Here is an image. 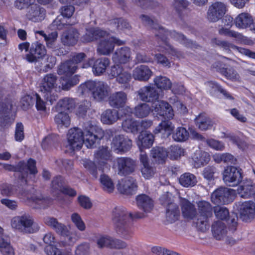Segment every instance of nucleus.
<instances>
[{
    "instance_id": "f257e3e1",
    "label": "nucleus",
    "mask_w": 255,
    "mask_h": 255,
    "mask_svg": "<svg viewBox=\"0 0 255 255\" xmlns=\"http://www.w3.org/2000/svg\"><path fill=\"white\" fill-rule=\"evenodd\" d=\"M84 131L78 128H70L67 133V147L73 150H80L83 143L88 148L94 147L104 136V132L100 128L94 126L91 122L84 124Z\"/></svg>"
},
{
    "instance_id": "f03ea898",
    "label": "nucleus",
    "mask_w": 255,
    "mask_h": 255,
    "mask_svg": "<svg viewBox=\"0 0 255 255\" xmlns=\"http://www.w3.org/2000/svg\"><path fill=\"white\" fill-rule=\"evenodd\" d=\"M109 33L99 28H90L87 29L86 33L83 36V42H89L94 40H100L97 46V52L102 55H108L111 53L115 48V45H124L125 41L114 36L106 38Z\"/></svg>"
},
{
    "instance_id": "7ed1b4c3",
    "label": "nucleus",
    "mask_w": 255,
    "mask_h": 255,
    "mask_svg": "<svg viewBox=\"0 0 255 255\" xmlns=\"http://www.w3.org/2000/svg\"><path fill=\"white\" fill-rule=\"evenodd\" d=\"M144 217L143 213L128 212L125 207L122 206L115 207L112 212V221L115 231L121 237L125 239H128L131 236L129 218L139 219Z\"/></svg>"
},
{
    "instance_id": "20e7f679",
    "label": "nucleus",
    "mask_w": 255,
    "mask_h": 255,
    "mask_svg": "<svg viewBox=\"0 0 255 255\" xmlns=\"http://www.w3.org/2000/svg\"><path fill=\"white\" fill-rule=\"evenodd\" d=\"M110 88L107 84L102 81H88L81 84L78 91L82 95L91 92L93 97L98 101L106 98L109 93Z\"/></svg>"
},
{
    "instance_id": "39448f33",
    "label": "nucleus",
    "mask_w": 255,
    "mask_h": 255,
    "mask_svg": "<svg viewBox=\"0 0 255 255\" xmlns=\"http://www.w3.org/2000/svg\"><path fill=\"white\" fill-rule=\"evenodd\" d=\"M197 206L196 227L199 230L204 232L209 227L208 220L213 215V207L209 202L205 200L197 202Z\"/></svg>"
},
{
    "instance_id": "423d86ee",
    "label": "nucleus",
    "mask_w": 255,
    "mask_h": 255,
    "mask_svg": "<svg viewBox=\"0 0 255 255\" xmlns=\"http://www.w3.org/2000/svg\"><path fill=\"white\" fill-rule=\"evenodd\" d=\"M11 225L12 228L24 233H33L39 229V227L34 222L32 217L28 215L13 217L11 221Z\"/></svg>"
},
{
    "instance_id": "0eeeda50",
    "label": "nucleus",
    "mask_w": 255,
    "mask_h": 255,
    "mask_svg": "<svg viewBox=\"0 0 255 255\" xmlns=\"http://www.w3.org/2000/svg\"><path fill=\"white\" fill-rule=\"evenodd\" d=\"M57 77L54 74H47L43 78L40 84V90L42 96L50 104L56 100L57 96L52 94L53 90L57 87Z\"/></svg>"
},
{
    "instance_id": "6e6552de",
    "label": "nucleus",
    "mask_w": 255,
    "mask_h": 255,
    "mask_svg": "<svg viewBox=\"0 0 255 255\" xmlns=\"http://www.w3.org/2000/svg\"><path fill=\"white\" fill-rule=\"evenodd\" d=\"M3 168L9 171L19 172L21 173V179H24L25 182H27V178L28 172L30 174H35L37 173L36 167V161L30 158L26 162L24 161H20L17 166H15L10 164H4Z\"/></svg>"
},
{
    "instance_id": "1a4fd4ad",
    "label": "nucleus",
    "mask_w": 255,
    "mask_h": 255,
    "mask_svg": "<svg viewBox=\"0 0 255 255\" xmlns=\"http://www.w3.org/2000/svg\"><path fill=\"white\" fill-rule=\"evenodd\" d=\"M171 194H164L160 198L162 205L166 207V219L167 222L172 223L176 221L179 217L180 211L177 205L171 199Z\"/></svg>"
},
{
    "instance_id": "9d476101",
    "label": "nucleus",
    "mask_w": 255,
    "mask_h": 255,
    "mask_svg": "<svg viewBox=\"0 0 255 255\" xmlns=\"http://www.w3.org/2000/svg\"><path fill=\"white\" fill-rule=\"evenodd\" d=\"M235 191L226 187H220L211 195V200L216 204H226L232 202L235 197Z\"/></svg>"
},
{
    "instance_id": "9b49d317",
    "label": "nucleus",
    "mask_w": 255,
    "mask_h": 255,
    "mask_svg": "<svg viewBox=\"0 0 255 255\" xmlns=\"http://www.w3.org/2000/svg\"><path fill=\"white\" fill-rule=\"evenodd\" d=\"M161 33L160 34L156 33V36L159 37L163 41H166L168 36L174 39L175 40L179 42L187 47L191 48H197L198 45L194 43L192 40L187 39L182 33H179L175 30L169 31L164 28H161Z\"/></svg>"
},
{
    "instance_id": "f8f14e48",
    "label": "nucleus",
    "mask_w": 255,
    "mask_h": 255,
    "mask_svg": "<svg viewBox=\"0 0 255 255\" xmlns=\"http://www.w3.org/2000/svg\"><path fill=\"white\" fill-rule=\"evenodd\" d=\"M227 10V6L223 2L216 1L209 6L206 18L211 22H215L221 19Z\"/></svg>"
},
{
    "instance_id": "ddd939ff",
    "label": "nucleus",
    "mask_w": 255,
    "mask_h": 255,
    "mask_svg": "<svg viewBox=\"0 0 255 255\" xmlns=\"http://www.w3.org/2000/svg\"><path fill=\"white\" fill-rule=\"evenodd\" d=\"M243 177L239 169L234 166L227 167L224 170L223 180L230 186H236L242 181Z\"/></svg>"
},
{
    "instance_id": "4468645a",
    "label": "nucleus",
    "mask_w": 255,
    "mask_h": 255,
    "mask_svg": "<svg viewBox=\"0 0 255 255\" xmlns=\"http://www.w3.org/2000/svg\"><path fill=\"white\" fill-rule=\"evenodd\" d=\"M132 146V140L124 135H116L111 143V148L117 153H125Z\"/></svg>"
},
{
    "instance_id": "2eb2a0df",
    "label": "nucleus",
    "mask_w": 255,
    "mask_h": 255,
    "mask_svg": "<svg viewBox=\"0 0 255 255\" xmlns=\"http://www.w3.org/2000/svg\"><path fill=\"white\" fill-rule=\"evenodd\" d=\"M152 111L157 115L169 120L174 116L172 107L167 102L163 101H157L152 104Z\"/></svg>"
},
{
    "instance_id": "dca6fc26",
    "label": "nucleus",
    "mask_w": 255,
    "mask_h": 255,
    "mask_svg": "<svg viewBox=\"0 0 255 255\" xmlns=\"http://www.w3.org/2000/svg\"><path fill=\"white\" fill-rule=\"evenodd\" d=\"M46 53L45 46L38 42H35L32 43L25 59L30 63L36 62L39 59L42 58Z\"/></svg>"
},
{
    "instance_id": "f3484780",
    "label": "nucleus",
    "mask_w": 255,
    "mask_h": 255,
    "mask_svg": "<svg viewBox=\"0 0 255 255\" xmlns=\"http://www.w3.org/2000/svg\"><path fill=\"white\" fill-rule=\"evenodd\" d=\"M118 174L121 175L130 174L135 171V161L129 157H120L117 160Z\"/></svg>"
},
{
    "instance_id": "a211bd4d",
    "label": "nucleus",
    "mask_w": 255,
    "mask_h": 255,
    "mask_svg": "<svg viewBox=\"0 0 255 255\" xmlns=\"http://www.w3.org/2000/svg\"><path fill=\"white\" fill-rule=\"evenodd\" d=\"M218 32L220 35L234 38L237 42L240 44L249 46H252L254 44L252 39L238 32L230 30L228 28L222 27L219 29Z\"/></svg>"
},
{
    "instance_id": "6ab92c4d",
    "label": "nucleus",
    "mask_w": 255,
    "mask_h": 255,
    "mask_svg": "<svg viewBox=\"0 0 255 255\" xmlns=\"http://www.w3.org/2000/svg\"><path fill=\"white\" fill-rule=\"evenodd\" d=\"M135 180L131 177L122 179L117 185L118 191L123 194L130 195L134 194L137 189Z\"/></svg>"
},
{
    "instance_id": "aec40b11",
    "label": "nucleus",
    "mask_w": 255,
    "mask_h": 255,
    "mask_svg": "<svg viewBox=\"0 0 255 255\" xmlns=\"http://www.w3.org/2000/svg\"><path fill=\"white\" fill-rule=\"evenodd\" d=\"M45 15V10L38 4H31L27 8L26 16L29 20L33 22L42 21L44 19Z\"/></svg>"
},
{
    "instance_id": "412c9836",
    "label": "nucleus",
    "mask_w": 255,
    "mask_h": 255,
    "mask_svg": "<svg viewBox=\"0 0 255 255\" xmlns=\"http://www.w3.org/2000/svg\"><path fill=\"white\" fill-rule=\"evenodd\" d=\"M139 159L141 164L140 171L142 176L146 179L153 177L156 171V168L149 164L147 155L141 151Z\"/></svg>"
},
{
    "instance_id": "4be33fe9",
    "label": "nucleus",
    "mask_w": 255,
    "mask_h": 255,
    "mask_svg": "<svg viewBox=\"0 0 255 255\" xmlns=\"http://www.w3.org/2000/svg\"><path fill=\"white\" fill-rule=\"evenodd\" d=\"M139 98L146 102H157L159 98V93L155 87L145 86L138 91Z\"/></svg>"
},
{
    "instance_id": "5701e85b",
    "label": "nucleus",
    "mask_w": 255,
    "mask_h": 255,
    "mask_svg": "<svg viewBox=\"0 0 255 255\" xmlns=\"http://www.w3.org/2000/svg\"><path fill=\"white\" fill-rule=\"evenodd\" d=\"M137 207L144 213H150L154 207V201L148 195L141 194L135 198Z\"/></svg>"
},
{
    "instance_id": "b1692460",
    "label": "nucleus",
    "mask_w": 255,
    "mask_h": 255,
    "mask_svg": "<svg viewBox=\"0 0 255 255\" xmlns=\"http://www.w3.org/2000/svg\"><path fill=\"white\" fill-rule=\"evenodd\" d=\"M239 212L240 218L247 221L248 219L253 218L255 214V204L252 201H246L239 204Z\"/></svg>"
},
{
    "instance_id": "393cba45",
    "label": "nucleus",
    "mask_w": 255,
    "mask_h": 255,
    "mask_svg": "<svg viewBox=\"0 0 255 255\" xmlns=\"http://www.w3.org/2000/svg\"><path fill=\"white\" fill-rule=\"evenodd\" d=\"M127 102V94L123 91L115 92L112 94L109 98L110 105L116 109L124 108Z\"/></svg>"
},
{
    "instance_id": "a878e982",
    "label": "nucleus",
    "mask_w": 255,
    "mask_h": 255,
    "mask_svg": "<svg viewBox=\"0 0 255 255\" xmlns=\"http://www.w3.org/2000/svg\"><path fill=\"white\" fill-rule=\"evenodd\" d=\"M45 223L53 229L57 234L61 236L68 235L69 230L64 224L61 223L54 217H47L44 219Z\"/></svg>"
},
{
    "instance_id": "bb28decb",
    "label": "nucleus",
    "mask_w": 255,
    "mask_h": 255,
    "mask_svg": "<svg viewBox=\"0 0 255 255\" xmlns=\"http://www.w3.org/2000/svg\"><path fill=\"white\" fill-rule=\"evenodd\" d=\"M131 51L128 47L117 49L113 55V60L115 63L125 64L129 61Z\"/></svg>"
},
{
    "instance_id": "cd10ccee",
    "label": "nucleus",
    "mask_w": 255,
    "mask_h": 255,
    "mask_svg": "<svg viewBox=\"0 0 255 255\" xmlns=\"http://www.w3.org/2000/svg\"><path fill=\"white\" fill-rule=\"evenodd\" d=\"M152 75L151 70L147 66L144 65L137 66L132 71L133 78L140 81H147Z\"/></svg>"
},
{
    "instance_id": "c85d7f7f",
    "label": "nucleus",
    "mask_w": 255,
    "mask_h": 255,
    "mask_svg": "<svg viewBox=\"0 0 255 255\" xmlns=\"http://www.w3.org/2000/svg\"><path fill=\"white\" fill-rule=\"evenodd\" d=\"M196 126L201 130L205 131L210 129L214 123L205 113L200 114L195 119Z\"/></svg>"
},
{
    "instance_id": "c756f323",
    "label": "nucleus",
    "mask_w": 255,
    "mask_h": 255,
    "mask_svg": "<svg viewBox=\"0 0 255 255\" xmlns=\"http://www.w3.org/2000/svg\"><path fill=\"white\" fill-rule=\"evenodd\" d=\"M78 38V31L73 28H71L63 33L61 39L64 45L73 46L77 43Z\"/></svg>"
},
{
    "instance_id": "7c9ffc66",
    "label": "nucleus",
    "mask_w": 255,
    "mask_h": 255,
    "mask_svg": "<svg viewBox=\"0 0 255 255\" xmlns=\"http://www.w3.org/2000/svg\"><path fill=\"white\" fill-rule=\"evenodd\" d=\"M237 191L242 198H249L255 194V187L251 180H246L238 188Z\"/></svg>"
},
{
    "instance_id": "2f4dec72",
    "label": "nucleus",
    "mask_w": 255,
    "mask_h": 255,
    "mask_svg": "<svg viewBox=\"0 0 255 255\" xmlns=\"http://www.w3.org/2000/svg\"><path fill=\"white\" fill-rule=\"evenodd\" d=\"M181 210L183 216L187 219H192L197 216V211L194 205L188 200L184 199L181 201Z\"/></svg>"
},
{
    "instance_id": "473e14b6",
    "label": "nucleus",
    "mask_w": 255,
    "mask_h": 255,
    "mask_svg": "<svg viewBox=\"0 0 255 255\" xmlns=\"http://www.w3.org/2000/svg\"><path fill=\"white\" fill-rule=\"evenodd\" d=\"M112 155L107 147L100 148L95 153V159L99 165L103 166L111 160Z\"/></svg>"
},
{
    "instance_id": "72a5a7b5",
    "label": "nucleus",
    "mask_w": 255,
    "mask_h": 255,
    "mask_svg": "<svg viewBox=\"0 0 255 255\" xmlns=\"http://www.w3.org/2000/svg\"><path fill=\"white\" fill-rule=\"evenodd\" d=\"M192 159L195 167L199 168L208 163L210 160V156L207 152L197 150L194 153Z\"/></svg>"
},
{
    "instance_id": "f704fd0d",
    "label": "nucleus",
    "mask_w": 255,
    "mask_h": 255,
    "mask_svg": "<svg viewBox=\"0 0 255 255\" xmlns=\"http://www.w3.org/2000/svg\"><path fill=\"white\" fill-rule=\"evenodd\" d=\"M253 23L252 16L248 13L239 14L235 19L236 26L239 28H246Z\"/></svg>"
},
{
    "instance_id": "c9c22d12",
    "label": "nucleus",
    "mask_w": 255,
    "mask_h": 255,
    "mask_svg": "<svg viewBox=\"0 0 255 255\" xmlns=\"http://www.w3.org/2000/svg\"><path fill=\"white\" fill-rule=\"evenodd\" d=\"M77 66L70 60H68L59 65L57 73L60 75L71 76L77 70Z\"/></svg>"
},
{
    "instance_id": "e433bc0d",
    "label": "nucleus",
    "mask_w": 255,
    "mask_h": 255,
    "mask_svg": "<svg viewBox=\"0 0 255 255\" xmlns=\"http://www.w3.org/2000/svg\"><path fill=\"white\" fill-rule=\"evenodd\" d=\"M110 60L104 57L97 59L93 66V72L95 75H100L106 71L110 64Z\"/></svg>"
},
{
    "instance_id": "4c0bfd02",
    "label": "nucleus",
    "mask_w": 255,
    "mask_h": 255,
    "mask_svg": "<svg viewBox=\"0 0 255 255\" xmlns=\"http://www.w3.org/2000/svg\"><path fill=\"white\" fill-rule=\"evenodd\" d=\"M137 120L132 117L126 118L122 124L123 130L127 132H130L133 134L138 133Z\"/></svg>"
},
{
    "instance_id": "58836bf2",
    "label": "nucleus",
    "mask_w": 255,
    "mask_h": 255,
    "mask_svg": "<svg viewBox=\"0 0 255 255\" xmlns=\"http://www.w3.org/2000/svg\"><path fill=\"white\" fill-rule=\"evenodd\" d=\"M179 182L184 187H192L197 184V179L193 174L186 172L181 175L179 178Z\"/></svg>"
},
{
    "instance_id": "ea45409f",
    "label": "nucleus",
    "mask_w": 255,
    "mask_h": 255,
    "mask_svg": "<svg viewBox=\"0 0 255 255\" xmlns=\"http://www.w3.org/2000/svg\"><path fill=\"white\" fill-rule=\"evenodd\" d=\"M119 119V113L116 110L108 109L101 115V121L105 124L111 125Z\"/></svg>"
},
{
    "instance_id": "a19ab883",
    "label": "nucleus",
    "mask_w": 255,
    "mask_h": 255,
    "mask_svg": "<svg viewBox=\"0 0 255 255\" xmlns=\"http://www.w3.org/2000/svg\"><path fill=\"white\" fill-rule=\"evenodd\" d=\"M139 18L142 23L145 26L155 31V35L156 33L159 35L161 33L160 29L163 28L164 27L160 26L156 21H154L151 17L145 14H141L140 15Z\"/></svg>"
},
{
    "instance_id": "79ce46f5",
    "label": "nucleus",
    "mask_w": 255,
    "mask_h": 255,
    "mask_svg": "<svg viewBox=\"0 0 255 255\" xmlns=\"http://www.w3.org/2000/svg\"><path fill=\"white\" fill-rule=\"evenodd\" d=\"M212 228L213 236L217 240H221L227 233L225 224L221 221L215 222Z\"/></svg>"
},
{
    "instance_id": "37998d69",
    "label": "nucleus",
    "mask_w": 255,
    "mask_h": 255,
    "mask_svg": "<svg viewBox=\"0 0 255 255\" xmlns=\"http://www.w3.org/2000/svg\"><path fill=\"white\" fill-rule=\"evenodd\" d=\"M174 128V127L171 122L163 121L155 128L153 132L155 134L162 133V134H165L167 136H169L171 134Z\"/></svg>"
},
{
    "instance_id": "c03bdc74",
    "label": "nucleus",
    "mask_w": 255,
    "mask_h": 255,
    "mask_svg": "<svg viewBox=\"0 0 255 255\" xmlns=\"http://www.w3.org/2000/svg\"><path fill=\"white\" fill-rule=\"evenodd\" d=\"M151 155L154 161L158 163H162L164 162L168 154L167 151L165 148L156 147L151 149Z\"/></svg>"
},
{
    "instance_id": "a18cd8bd",
    "label": "nucleus",
    "mask_w": 255,
    "mask_h": 255,
    "mask_svg": "<svg viewBox=\"0 0 255 255\" xmlns=\"http://www.w3.org/2000/svg\"><path fill=\"white\" fill-rule=\"evenodd\" d=\"M75 103L73 99L65 98L60 100L57 104L56 108L57 112H66V111H71L75 108Z\"/></svg>"
},
{
    "instance_id": "49530a36",
    "label": "nucleus",
    "mask_w": 255,
    "mask_h": 255,
    "mask_svg": "<svg viewBox=\"0 0 255 255\" xmlns=\"http://www.w3.org/2000/svg\"><path fill=\"white\" fill-rule=\"evenodd\" d=\"M109 24L116 27L118 30H129L131 26L129 22L123 18H116L111 19L108 21Z\"/></svg>"
},
{
    "instance_id": "de8ad7c7",
    "label": "nucleus",
    "mask_w": 255,
    "mask_h": 255,
    "mask_svg": "<svg viewBox=\"0 0 255 255\" xmlns=\"http://www.w3.org/2000/svg\"><path fill=\"white\" fill-rule=\"evenodd\" d=\"M150 106L146 104L142 103L137 105L133 110V114L137 118H143L147 117L150 113Z\"/></svg>"
},
{
    "instance_id": "09e8293b",
    "label": "nucleus",
    "mask_w": 255,
    "mask_h": 255,
    "mask_svg": "<svg viewBox=\"0 0 255 255\" xmlns=\"http://www.w3.org/2000/svg\"><path fill=\"white\" fill-rule=\"evenodd\" d=\"M213 158L214 160L218 163L224 162L227 164H235L236 158L231 153H216L213 155Z\"/></svg>"
},
{
    "instance_id": "8fccbe9b",
    "label": "nucleus",
    "mask_w": 255,
    "mask_h": 255,
    "mask_svg": "<svg viewBox=\"0 0 255 255\" xmlns=\"http://www.w3.org/2000/svg\"><path fill=\"white\" fill-rule=\"evenodd\" d=\"M54 121L58 127H62L64 126L68 128L70 125V118L66 112L62 111L58 112V113L55 115Z\"/></svg>"
},
{
    "instance_id": "3c124183",
    "label": "nucleus",
    "mask_w": 255,
    "mask_h": 255,
    "mask_svg": "<svg viewBox=\"0 0 255 255\" xmlns=\"http://www.w3.org/2000/svg\"><path fill=\"white\" fill-rule=\"evenodd\" d=\"M154 141V136L151 133H143L138 136L137 144L141 145L143 147L149 148L152 146Z\"/></svg>"
},
{
    "instance_id": "603ef678",
    "label": "nucleus",
    "mask_w": 255,
    "mask_h": 255,
    "mask_svg": "<svg viewBox=\"0 0 255 255\" xmlns=\"http://www.w3.org/2000/svg\"><path fill=\"white\" fill-rule=\"evenodd\" d=\"M101 187L103 190L109 193H112L115 189L114 184L112 180L106 174L101 175L100 178Z\"/></svg>"
},
{
    "instance_id": "864d4df0",
    "label": "nucleus",
    "mask_w": 255,
    "mask_h": 255,
    "mask_svg": "<svg viewBox=\"0 0 255 255\" xmlns=\"http://www.w3.org/2000/svg\"><path fill=\"white\" fill-rule=\"evenodd\" d=\"M189 134L185 128L178 127L172 133V138L174 141L183 142L188 139Z\"/></svg>"
},
{
    "instance_id": "5fc2aeb1",
    "label": "nucleus",
    "mask_w": 255,
    "mask_h": 255,
    "mask_svg": "<svg viewBox=\"0 0 255 255\" xmlns=\"http://www.w3.org/2000/svg\"><path fill=\"white\" fill-rule=\"evenodd\" d=\"M79 81V77L77 75L70 78L62 77L60 80L62 89L64 90H68L71 87L77 85Z\"/></svg>"
},
{
    "instance_id": "6e6d98bb",
    "label": "nucleus",
    "mask_w": 255,
    "mask_h": 255,
    "mask_svg": "<svg viewBox=\"0 0 255 255\" xmlns=\"http://www.w3.org/2000/svg\"><path fill=\"white\" fill-rule=\"evenodd\" d=\"M154 82L158 89L168 90L171 89L172 83L170 80L166 77L156 76L154 79Z\"/></svg>"
},
{
    "instance_id": "4d7b16f0",
    "label": "nucleus",
    "mask_w": 255,
    "mask_h": 255,
    "mask_svg": "<svg viewBox=\"0 0 255 255\" xmlns=\"http://www.w3.org/2000/svg\"><path fill=\"white\" fill-rule=\"evenodd\" d=\"M86 55L84 53H79L74 55L72 59H69L72 61L77 66V69L79 68H87L89 67L90 64L89 63V60L86 63H82L85 59Z\"/></svg>"
},
{
    "instance_id": "13d9d810",
    "label": "nucleus",
    "mask_w": 255,
    "mask_h": 255,
    "mask_svg": "<svg viewBox=\"0 0 255 255\" xmlns=\"http://www.w3.org/2000/svg\"><path fill=\"white\" fill-rule=\"evenodd\" d=\"M184 149L179 145H171L167 151V154L172 159H177L183 156Z\"/></svg>"
},
{
    "instance_id": "bf43d9fd",
    "label": "nucleus",
    "mask_w": 255,
    "mask_h": 255,
    "mask_svg": "<svg viewBox=\"0 0 255 255\" xmlns=\"http://www.w3.org/2000/svg\"><path fill=\"white\" fill-rule=\"evenodd\" d=\"M0 252L3 255H14V251L7 239L0 241Z\"/></svg>"
},
{
    "instance_id": "052dcab7",
    "label": "nucleus",
    "mask_w": 255,
    "mask_h": 255,
    "mask_svg": "<svg viewBox=\"0 0 255 255\" xmlns=\"http://www.w3.org/2000/svg\"><path fill=\"white\" fill-rule=\"evenodd\" d=\"M221 71L223 75L227 79L232 81H238L240 79V75L237 71L232 67L223 68Z\"/></svg>"
},
{
    "instance_id": "680f3d73",
    "label": "nucleus",
    "mask_w": 255,
    "mask_h": 255,
    "mask_svg": "<svg viewBox=\"0 0 255 255\" xmlns=\"http://www.w3.org/2000/svg\"><path fill=\"white\" fill-rule=\"evenodd\" d=\"M208 84L209 87L211 88V92L218 91L222 94L226 99L234 100V98L232 96L228 91L220 87L217 83L211 81L208 82Z\"/></svg>"
},
{
    "instance_id": "e2e57ef3",
    "label": "nucleus",
    "mask_w": 255,
    "mask_h": 255,
    "mask_svg": "<svg viewBox=\"0 0 255 255\" xmlns=\"http://www.w3.org/2000/svg\"><path fill=\"white\" fill-rule=\"evenodd\" d=\"M112 237L109 236H101L97 238L96 243L99 249L104 248H111Z\"/></svg>"
},
{
    "instance_id": "0e129e2a",
    "label": "nucleus",
    "mask_w": 255,
    "mask_h": 255,
    "mask_svg": "<svg viewBox=\"0 0 255 255\" xmlns=\"http://www.w3.org/2000/svg\"><path fill=\"white\" fill-rule=\"evenodd\" d=\"M64 185V181L61 176L55 177L51 182V188L53 191L61 192Z\"/></svg>"
},
{
    "instance_id": "69168bd1",
    "label": "nucleus",
    "mask_w": 255,
    "mask_h": 255,
    "mask_svg": "<svg viewBox=\"0 0 255 255\" xmlns=\"http://www.w3.org/2000/svg\"><path fill=\"white\" fill-rule=\"evenodd\" d=\"M71 219L72 222L79 230L84 231L85 230V225L78 214L76 213L72 214L71 216Z\"/></svg>"
},
{
    "instance_id": "338daca9",
    "label": "nucleus",
    "mask_w": 255,
    "mask_h": 255,
    "mask_svg": "<svg viewBox=\"0 0 255 255\" xmlns=\"http://www.w3.org/2000/svg\"><path fill=\"white\" fill-rule=\"evenodd\" d=\"M188 6V2L186 0H174L173 6L178 14L181 16L182 11Z\"/></svg>"
},
{
    "instance_id": "774afa93",
    "label": "nucleus",
    "mask_w": 255,
    "mask_h": 255,
    "mask_svg": "<svg viewBox=\"0 0 255 255\" xmlns=\"http://www.w3.org/2000/svg\"><path fill=\"white\" fill-rule=\"evenodd\" d=\"M90 246L87 243H82L77 246L75 250L74 255H90Z\"/></svg>"
}]
</instances>
